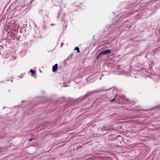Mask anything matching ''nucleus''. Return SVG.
<instances>
[{
	"label": "nucleus",
	"instance_id": "obj_4",
	"mask_svg": "<svg viewBox=\"0 0 160 160\" xmlns=\"http://www.w3.org/2000/svg\"><path fill=\"white\" fill-rule=\"evenodd\" d=\"M30 72L32 74H34L35 73V71L34 70L31 69L30 70Z\"/></svg>",
	"mask_w": 160,
	"mask_h": 160
},
{
	"label": "nucleus",
	"instance_id": "obj_6",
	"mask_svg": "<svg viewBox=\"0 0 160 160\" xmlns=\"http://www.w3.org/2000/svg\"><path fill=\"white\" fill-rule=\"evenodd\" d=\"M33 139V138H31V139H29L28 140V141H32V140Z\"/></svg>",
	"mask_w": 160,
	"mask_h": 160
},
{
	"label": "nucleus",
	"instance_id": "obj_2",
	"mask_svg": "<svg viewBox=\"0 0 160 160\" xmlns=\"http://www.w3.org/2000/svg\"><path fill=\"white\" fill-rule=\"evenodd\" d=\"M58 64H56L54 66L52 67V71L53 72H55L58 69Z\"/></svg>",
	"mask_w": 160,
	"mask_h": 160
},
{
	"label": "nucleus",
	"instance_id": "obj_1",
	"mask_svg": "<svg viewBox=\"0 0 160 160\" xmlns=\"http://www.w3.org/2000/svg\"><path fill=\"white\" fill-rule=\"evenodd\" d=\"M111 52V51L110 50L107 49L102 52L99 53V54L97 56V58H99L100 56L102 55H105L106 54L110 53Z\"/></svg>",
	"mask_w": 160,
	"mask_h": 160
},
{
	"label": "nucleus",
	"instance_id": "obj_7",
	"mask_svg": "<svg viewBox=\"0 0 160 160\" xmlns=\"http://www.w3.org/2000/svg\"><path fill=\"white\" fill-rule=\"evenodd\" d=\"M51 25H52V26H53V24H51Z\"/></svg>",
	"mask_w": 160,
	"mask_h": 160
},
{
	"label": "nucleus",
	"instance_id": "obj_5",
	"mask_svg": "<svg viewBox=\"0 0 160 160\" xmlns=\"http://www.w3.org/2000/svg\"><path fill=\"white\" fill-rule=\"evenodd\" d=\"M117 96V95H116L114 97V98H113V99L112 100H111V102H112L113 101H114V100H116V98Z\"/></svg>",
	"mask_w": 160,
	"mask_h": 160
},
{
	"label": "nucleus",
	"instance_id": "obj_3",
	"mask_svg": "<svg viewBox=\"0 0 160 160\" xmlns=\"http://www.w3.org/2000/svg\"><path fill=\"white\" fill-rule=\"evenodd\" d=\"M75 50H76L77 51V52L78 53H79L80 52V51L79 50V48L78 47H76L75 48Z\"/></svg>",
	"mask_w": 160,
	"mask_h": 160
}]
</instances>
